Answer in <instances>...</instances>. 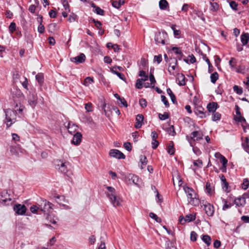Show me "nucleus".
I'll return each mask as SVG.
<instances>
[{
	"instance_id": "49530a36",
	"label": "nucleus",
	"mask_w": 249,
	"mask_h": 249,
	"mask_svg": "<svg viewBox=\"0 0 249 249\" xmlns=\"http://www.w3.org/2000/svg\"><path fill=\"white\" fill-rule=\"evenodd\" d=\"M249 186V181L248 178H244L242 184V187L243 190H247Z\"/></svg>"
},
{
	"instance_id": "f03ea898",
	"label": "nucleus",
	"mask_w": 249,
	"mask_h": 249,
	"mask_svg": "<svg viewBox=\"0 0 249 249\" xmlns=\"http://www.w3.org/2000/svg\"><path fill=\"white\" fill-rule=\"evenodd\" d=\"M109 193L107 194V196L109 199L111 203L114 207H117L120 205V199L118 198L116 194L115 189L111 186L106 187Z\"/></svg>"
},
{
	"instance_id": "20e7f679",
	"label": "nucleus",
	"mask_w": 249,
	"mask_h": 249,
	"mask_svg": "<svg viewBox=\"0 0 249 249\" xmlns=\"http://www.w3.org/2000/svg\"><path fill=\"white\" fill-rule=\"evenodd\" d=\"M12 199L8 191L4 190L0 193V203L8 205L11 203Z\"/></svg>"
},
{
	"instance_id": "ea45409f",
	"label": "nucleus",
	"mask_w": 249,
	"mask_h": 249,
	"mask_svg": "<svg viewBox=\"0 0 249 249\" xmlns=\"http://www.w3.org/2000/svg\"><path fill=\"white\" fill-rule=\"evenodd\" d=\"M221 114L218 112L215 111V112H213V116H212V120L214 122L219 120L221 119Z\"/></svg>"
},
{
	"instance_id": "69168bd1",
	"label": "nucleus",
	"mask_w": 249,
	"mask_h": 249,
	"mask_svg": "<svg viewBox=\"0 0 249 249\" xmlns=\"http://www.w3.org/2000/svg\"><path fill=\"white\" fill-rule=\"evenodd\" d=\"M45 28L44 25L42 24V23H40V24H39L37 28L38 32L40 34H43L44 32Z\"/></svg>"
},
{
	"instance_id": "f3484780",
	"label": "nucleus",
	"mask_w": 249,
	"mask_h": 249,
	"mask_svg": "<svg viewBox=\"0 0 249 249\" xmlns=\"http://www.w3.org/2000/svg\"><path fill=\"white\" fill-rule=\"evenodd\" d=\"M144 119L143 115L139 114L137 115L136 118V122L134 125L136 128L139 129L142 127V122Z\"/></svg>"
},
{
	"instance_id": "3c124183",
	"label": "nucleus",
	"mask_w": 249,
	"mask_h": 249,
	"mask_svg": "<svg viewBox=\"0 0 249 249\" xmlns=\"http://www.w3.org/2000/svg\"><path fill=\"white\" fill-rule=\"evenodd\" d=\"M171 50L173 51L176 54L178 55L182 53L181 49L179 47H173L171 49Z\"/></svg>"
},
{
	"instance_id": "6e6d98bb",
	"label": "nucleus",
	"mask_w": 249,
	"mask_h": 249,
	"mask_svg": "<svg viewBox=\"0 0 249 249\" xmlns=\"http://www.w3.org/2000/svg\"><path fill=\"white\" fill-rule=\"evenodd\" d=\"M124 148L128 151H130L132 149V146L129 142H125L124 143Z\"/></svg>"
},
{
	"instance_id": "603ef678",
	"label": "nucleus",
	"mask_w": 249,
	"mask_h": 249,
	"mask_svg": "<svg viewBox=\"0 0 249 249\" xmlns=\"http://www.w3.org/2000/svg\"><path fill=\"white\" fill-rule=\"evenodd\" d=\"M197 234H196V233L194 231H191V234H190V239H191V240L194 242V241H196L197 239Z\"/></svg>"
},
{
	"instance_id": "b1692460",
	"label": "nucleus",
	"mask_w": 249,
	"mask_h": 249,
	"mask_svg": "<svg viewBox=\"0 0 249 249\" xmlns=\"http://www.w3.org/2000/svg\"><path fill=\"white\" fill-rule=\"evenodd\" d=\"M183 189L187 195L188 200L191 198L192 199L193 196V193H194V190L192 188L186 186H184Z\"/></svg>"
},
{
	"instance_id": "4be33fe9",
	"label": "nucleus",
	"mask_w": 249,
	"mask_h": 249,
	"mask_svg": "<svg viewBox=\"0 0 249 249\" xmlns=\"http://www.w3.org/2000/svg\"><path fill=\"white\" fill-rule=\"evenodd\" d=\"M234 203L238 207L244 206L246 204V199L245 197H239L235 199Z\"/></svg>"
},
{
	"instance_id": "f8f14e48",
	"label": "nucleus",
	"mask_w": 249,
	"mask_h": 249,
	"mask_svg": "<svg viewBox=\"0 0 249 249\" xmlns=\"http://www.w3.org/2000/svg\"><path fill=\"white\" fill-rule=\"evenodd\" d=\"M204 209L205 211L206 214L209 216H212L214 212V209L213 205L209 203L204 204Z\"/></svg>"
},
{
	"instance_id": "a211bd4d",
	"label": "nucleus",
	"mask_w": 249,
	"mask_h": 249,
	"mask_svg": "<svg viewBox=\"0 0 249 249\" xmlns=\"http://www.w3.org/2000/svg\"><path fill=\"white\" fill-rule=\"evenodd\" d=\"M204 109L201 107H197L194 110L195 114L201 118H205L206 117V112L204 111Z\"/></svg>"
},
{
	"instance_id": "dca6fc26",
	"label": "nucleus",
	"mask_w": 249,
	"mask_h": 249,
	"mask_svg": "<svg viewBox=\"0 0 249 249\" xmlns=\"http://www.w3.org/2000/svg\"><path fill=\"white\" fill-rule=\"evenodd\" d=\"M11 94L13 98H20L23 96V94L20 89L17 87H14L11 89Z\"/></svg>"
},
{
	"instance_id": "0e129e2a",
	"label": "nucleus",
	"mask_w": 249,
	"mask_h": 249,
	"mask_svg": "<svg viewBox=\"0 0 249 249\" xmlns=\"http://www.w3.org/2000/svg\"><path fill=\"white\" fill-rule=\"evenodd\" d=\"M154 61H157L158 64H160L162 61V56L161 54L158 55H155L154 57Z\"/></svg>"
},
{
	"instance_id": "39448f33",
	"label": "nucleus",
	"mask_w": 249,
	"mask_h": 249,
	"mask_svg": "<svg viewBox=\"0 0 249 249\" xmlns=\"http://www.w3.org/2000/svg\"><path fill=\"white\" fill-rule=\"evenodd\" d=\"M69 165V162H63L61 160L58 161V163L55 164V167L60 172L65 175H67L68 172V166Z\"/></svg>"
},
{
	"instance_id": "4d7b16f0",
	"label": "nucleus",
	"mask_w": 249,
	"mask_h": 249,
	"mask_svg": "<svg viewBox=\"0 0 249 249\" xmlns=\"http://www.w3.org/2000/svg\"><path fill=\"white\" fill-rule=\"evenodd\" d=\"M167 152L170 155H172L175 153V148L173 145H169L167 148Z\"/></svg>"
},
{
	"instance_id": "a878e982",
	"label": "nucleus",
	"mask_w": 249,
	"mask_h": 249,
	"mask_svg": "<svg viewBox=\"0 0 249 249\" xmlns=\"http://www.w3.org/2000/svg\"><path fill=\"white\" fill-rule=\"evenodd\" d=\"M91 6L94 9L93 10L94 12L96 13L97 14L103 16L105 14V11L104 10L102 9L98 6L95 5L94 3H92Z\"/></svg>"
},
{
	"instance_id": "5fc2aeb1",
	"label": "nucleus",
	"mask_w": 249,
	"mask_h": 249,
	"mask_svg": "<svg viewBox=\"0 0 249 249\" xmlns=\"http://www.w3.org/2000/svg\"><path fill=\"white\" fill-rule=\"evenodd\" d=\"M93 82L92 78L90 77H87L84 80V85L86 86H89V84H91Z\"/></svg>"
},
{
	"instance_id": "f257e3e1",
	"label": "nucleus",
	"mask_w": 249,
	"mask_h": 249,
	"mask_svg": "<svg viewBox=\"0 0 249 249\" xmlns=\"http://www.w3.org/2000/svg\"><path fill=\"white\" fill-rule=\"evenodd\" d=\"M5 115V123L7 127H9L16 122L17 111H14L10 108L4 109Z\"/></svg>"
},
{
	"instance_id": "2eb2a0df",
	"label": "nucleus",
	"mask_w": 249,
	"mask_h": 249,
	"mask_svg": "<svg viewBox=\"0 0 249 249\" xmlns=\"http://www.w3.org/2000/svg\"><path fill=\"white\" fill-rule=\"evenodd\" d=\"M82 138V135L80 132H77L73 135V139L71 141V143L74 145H79L81 142Z\"/></svg>"
},
{
	"instance_id": "864d4df0",
	"label": "nucleus",
	"mask_w": 249,
	"mask_h": 249,
	"mask_svg": "<svg viewBox=\"0 0 249 249\" xmlns=\"http://www.w3.org/2000/svg\"><path fill=\"white\" fill-rule=\"evenodd\" d=\"M139 104L141 107L142 108H144L147 106V102L146 100L143 98L140 99Z\"/></svg>"
},
{
	"instance_id": "9d476101",
	"label": "nucleus",
	"mask_w": 249,
	"mask_h": 249,
	"mask_svg": "<svg viewBox=\"0 0 249 249\" xmlns=\"http://www.w3.org/2000/svg\"><path fill=\"white\" fill-rule=\"evenodd\" d=\"M46 216L45 219L48 222V223H45V225L47 227H52L51 226L50 223H52L53 224H56L57 222V220H58L57 218L55 217L53 214H51L50 213H47L45 214Z\"/></svg>"
},
{
	"instance_id": "6e6552de",
	"label": "nucleus",
	"mask_w": 249,
	"mask_h": 249,
	"mask_svg": "<svg viewBox=\"0 0 249 249\" xmlns=\"http://www.w3.org/2000/svg\"><path fill=\"white\" fill-rule=\"evenodd\" d=\"M13 209L16 213L18 215H24L25 214L27 209L24 205L20 204H17L14 206Z\"/></svg>"
},
{
	"instance_id": "37998d69",
	"label": "nucleus",
	"mask_w": 249,
	"mask_h": 249,
	"mask_svg": "<svg viewBox=\"0 0 249 249\" xmlns=\"http://www.w3.org/2000/svg\"><path fill=\"white\" fill-rule=\"evenodd\" d=\"M233 89L234 92H235L237 94L241 95L243 93L242 88L239 87L237 85H234L233 87Z\"/></svg>"
},
{
	"instance_id": "79ce46f5",
	"label": "nucleus",
	"mask_w": 249,
	"mask_h": 249,
	"mask_svg": "<svg viewBox=\"0 0 249 249\" xmlns=\"http://www.w3.org/2000/svg\"><path fill=\"white\" fill-rule=\"evenodd\" d=\"M186 221L187 222H192L196 219V215L193 214H189L185 216Z\"/></svg>"
},
{
	"instance_id": "4c0bfd02",
	"label": "nucleus",
	"mask_w": 249,
	"mask_h": 249,
	"mask_svg": "<svg viewBox=\"0 0 249 249\" xmlns=\"http://www.w3.org/2000/svg\"><path fill=\"white\" fill-rule=\"evenodd\" d=\"M211 81L214 84L218 78V74L217 72H214L211 75Z\"/></svg>"
},
{
	"instance_id": "c03bdc74",
	"label": "nucleus",
	"mask_w": 249,
	"mask_h": 249,
	"mask_svg": "<svg viewBox=\"0 0 249 249\" xmlns=\"http://www.w3.org/2000/svg\"><path fill=\"white\" fill-rule=\"evenodd\" d=\"M135 87L138 89H142L143 87L142 84V80L140 79H138L136 80V82L135 84Z\"/></svg>"
},
{
	"instance_id": "a19ab883",
	"label": "nucleus",
	"mask_w": 249,
	"mask_h": 249,
	"mask_svg": "<svg viewBox=\"0 0 249 249\" xmlns=\"http://www.w3.org/2000/svg\"><path fill=\"white\" fill-rule=\"evenodd\" d=\"M189 203H190V204H191L192 205H194V206H197L199 204V200L198 199L196 198V197H192V198L191 199H189V200H188Z\"/></svg>"
},
{
	"instance_id": "473e14b6",
	"label": "nucleus",
	"mask_w": 249,
	"mask_h": 249,
	"mask_svg": "<svg viewBox=\"0 0 249 249\" xmlns=\"http://www.w3.org/2000/svg\"><path fill=\"white\" fill-rule=\"evenodd\" d=\"M186 139L188 140V141L189 142L190 146L193 147V151L194 153L196 154L197 156H199L201 154V152L200 150V149L197 147H194V145L192 144L191 142L189 140V137L188 136H186Z\"/></svg>"
},
{
	"instance_id": "e433bc0d",
	"label": "nucleus",
	"mask_w": 249,
	"mask_h": 249,
	"mask_svg": "<svg viewBox=\"0 0 249 249\" xmlns=\"http://www.w3.org/2000/svg\"><path fill=\"white\" fill-rule=\"evenodd\" d=\"M205 191L209 195H212L213 193L212 187L209 182H206Z\"/></svg>"
},
{
	"instance_id": "ddd939ff",
	"label": "nucleus",
	"mask_w": 249,
	"mask_h": 249,
	"mask_svg": "<svg viewBox=\"0 0 249 249\" xmlns=\"http://www.w3.org/2000/svg\"><path fill=\"white\" fill-rule=\"evenodd\" d=\"M37 95L35 92L30 94L28 97V103L30 106L34 107L37 104Z\"/></svg>"
},
{
	"instance_id": "58836bf2",
	"label": "nucleus",
	"mask_w": 249,
	"mask_h": 249,
	"mask_svg": "<svg viewBox=\"0 0 249 249\" xmlns=\"http://www.w3.org/2000/svg\"><path fill=\"white\" fill-rule=\"evenodd\" d=\"M149 216L151 218L154 219L158 223H161L162 221L161 219L155 213H150Z\"/></svg>"
},
{
	"instance_id": "0eeeda50",
	"label": "nucleus",
	"mask_w": 249,
	"mask_h": 249,
	"mask_svg": "<svg viewBox=\"0 0 249 249\" xmlns=\"http://www.w3.org/2000/svg\"><path fill=\"white\" fill-rule=\"evenodd\" d=\"M125 179L128 182V183H132L139 186V182L141 181L140 178L136 175L129 174L125 176Z\"/></svg>"
},
{
	"instance_id": "5701e85b",
	"label": "nucleus",
	"mask_w": 249,
	"mask_h": 249,
	"mask_svg": "<svg viewBox=\"0 0 249 249\" xmlns=\"http://www.w3.org/2000/svg\"><path fill=\"white\" fill-rule=\"evenodd\" d=\"M219 178L222 182V188L225 191L229 192L227 190L229 186V183L226 181V179L224 175L223 174H221L219 176Z\"/></svg>"
},
{
	"instance_id": "e2e57ef3",
	"label": "nucleus",
	"mask_w": 249,
	"mask_h": 249,
	"mask_svg": "<svg viewBox=\"0 0 249 249\" xmlns=\"http://www.w3.org/2000/svg\"><path fill=\"white\" fill-rule=\"evenodd\" d=\"M235 120L238 122H241V123H246V119H245V118L244 117H242L241 116V115H238V117H236V118H235Z\"/></svg>"
},
{
	"instance_id": "aec40b11",
	"label": "nucleus",
	"mask_w": 249,
	"mask_h": 249,
	"mask_svg": "<svg viewBox=\"0 0 249 249\" xmlns=\"http://www.w3.org/2000/svg\"><path fill=\"white\" fill-rule=\"evenodd\" d=\"M102 109L104 111L105 114L107 117H109L111 113L110 111L111 109V106L109 105H107L105 103H103L102 105Z\"/></svg>"
},
{
	"instance_id": "c85d7f7f",
	"label": "nucleus",
	"mask_w": 249,
	"mask_h": 249,
	"mask_svg": "<svg viewBox=\"0 0 249 249\" xmlns=\"http://www.w3.org/2000/svg\"><path fill=\"white\" fill-rule=\"evenodd\" d=\"M77 126L74 124H71L69 122L68 124L67 129L68 132L71 135L76 131Z\"/></svg>"
},
{
	"instance_id": "774afa93",
	"label": "nucleus",
	"mask_w": 249,
	"mask_h": 249,
	"mask_svg": "<svg viewBox=\"0 0 249 249\" xmlns=\"http://www.w3.org/2000/svg\"><path fill=\"white\" fill-rule=\"evenodd\" d=\"M77 18V16L74 14H72L71 15H70L68 20L70 22H72L76 20V18Z\"/></svg>"
},
{
	"instance_id": "680f3d73",
	"label": "nucleus",
	"mask_w": 249,
	"mask_h": 249,
	"mask_svg": "<svg viewBox=\"0 0 249 249\" xmlns=\"http://www.w3.org/2000/svg\"><path fill=\"white\" fill-rule=\"evenodd\" d=\"M38 210H39V206L33 205L30 207V211L33 213H36Z\"/></svg>"
},
{
	"instance_id": "c756f323",
	"label": "nucleus",
	"mask_w": 249,
	"mask_h": 249,
	"mask_svg": "<svg viewBox=\"0 0 249 249\" xmlns=\"http://www.w3.org/2000/svg\"><path fill=\"white\" fill-rule=\"evenodd\" d=\"M159 7L162 10H165L169 8V4L166 0H160Z\"/></svg>"
},
{
	"instance_id": "bb28decb",
	"label": "nucleus",
	"mask_w": 249,
	"mask_h": 249,
	"mask_svg": "<svg viewBox=\"0 0 249 249\" xmlns=\"http://www.w3.org/2000/svg\"><path fill=\"white\" fill-rule=\"evenodd\" d=\"M201 54L203 60H204L207 62V65H208V72L209 73H211L213 71V67L211 63L210 60L207 57L205 54H203L202 53H201Z\"/></svg>"
},
{
	"instance_id": "7c9ffc66",
	"label": "nucleus",
	"mask_w": 249,
	"mask_h": 249,
	"mask_svg": "<svg viewBox=\"0 0 249 249\" xmlns=\"http://www.w3.org/2000/svg\"><path fill=\"white\" fill-rule=\"evenodd\" d=\"M124 3V0H119V1L113 0L112 5L113 7L119 9L120 7Z\"/></svg>"
},
{
	"instance_id": "052dcab7",
	"label": "nucleus",
	"mask_w": 249,
	"mask_h": 249,
	"mask_svg": "<svg viewBox=\"0 0 249 249\" xmlns=\"http://www.w3.org/2000/svg\"><path fill=\"white\" fill-rule=\"evenodd\" d=\"M194 165L195 166H197L199 168H201L202 166V161L200 160H195L193 162Z\"/></svg>"
},
{
	"instance_id": "72a5a7b5",
	"label": "nucleus",
	"mask_w": 249,
	"mask_h": 249,
	"mask_svg": "<svg viewBox=\"0 0 249 249\" xmlns=\"http://www.w3.org/2000/svg\"><path fill=\"white\" fill-rule=\"evenodd\" d=\"M202 240L208 246H210L211 244V237L208 235H203L202 236Z\"/></svg>"
},
{
	"instance_id": "8fccbe9b",
	"label": "nucleus",
	"mask_w": 249,
	"mask_h": 249,
	"mask_svg": "<svg viewBox=\"0 0 249 249\" xmlns=\"http://www.w3.org/2000/svg\"><path fill=\"white\" fill-rule=\"evenodd\" d=\"M16 30V25L14 22L10 23L9 26V30L11 33H13Z\"/></svg>"
},
{
	"instance_id": "1a4fd4ad",
	"label": "nucleus",
	"mask_w": 249,
	"mask_h": 249,
	"mask_svg": "<svg viewBox=\"0 0 249 249\" xmlns=\"http://www.w3.org/2000/svg\"><path fill=\"white\" fill-rule=\"evenodd\" d=\"M109 155L110 156L118 159H124L125 158V155L122 152L116 149H111L109 151Z\"/></svg>"
},
{
	"instance_id": "412c9836",
	"label": "nucleus",
	"mask_w": 249,
	"mask_h": 249,
	"mask_svg": "<svg viewBox=\"0 0 249 249\" xmlns=\"http://www.w3.org/2000/svg\"><path fill=\"white\" fill-rule=\"evenodd\" d=\"M174 62L169 63L168 67H171L172 70L174 71L175 70L176 66L178 65V62L177 58H173ZM168 71L170 74L174 75V72H172V71L168 68Z\"/></svg>"
},
{
	"instance_id": "423d86ee",
	"label": "nucleus",
	"mask_w": 249,
	"mask_h": 249,
	"mask_svg": "<svg viewBox=\"0 0 249 249\" xmlns=\"http://www.w3.org/2000/svg\"><path fill=\"white\" fill-rule=\"evenodd\" d=\"M167 37V34L163 31L161 32H159L156 35L155 40L157 44L161 43L162 45H164L165 43V41Z\"/></svg>"
},
{
	"instance_id": "6ab92c4d",
	"label": "nucleus",
	"mask_w": 249,
	"mask_h": 249,
	"mask_svg": "<svg viewBox=\"0 0 249 249\" xmlns=\"http://www.w3.org/2000/svg\"><path fill=\"white\" fill-rule=\"evenodd\" d=\"M218 104L216 102H211L207 105V108L209 112H215L218 108Z\"/></svg>"
},
{
	"instance_id": "de8ad7c7",
	"label": "nucleus",
	"mask_w": 249,
	"mask_h": 249,
	"mask_svg": "<svg viewBox=\"0 0 249 249\" xmlns=\"http://www.w3.org/2000/svg\"><path fill=\"white\" fill-rule=\"evenodd\" d=\"M159 118L161 120H165L169 118V114L167 112H165L163 114H159Z\"/></svg>"
},
{
	"instance_id": "bf43d9fd",
	"label": "nucleus",
	"mask_w": 249,
	"mask_h": 249,
	"mask_svg": "<svg viewBox=\"0 0 249 249\" xmlns=\"http://www.w3.org/2000/svg\"><path fill=\"white\" fill-rule=\"evenodd\" d=\"M230 6L234 10H237L238 4L234 1H231L230 2Z\"/></svg>"
},
{
	"instance_id": "9b49d317",
	"label": "nucleus",
	"mask_w": 249,
	"mask_h": 249,
	"mask_svg": "<svg viewBox=\"0 0 249 249\" xmlns=\"http://www.w3.org/2000/svg\"><path fill=\"white\" fill-rule=\"evenodd\" d=\"M85 60L86 56L83 53H80L78 56L71 57L70 59L71 62H73L76 64L82 63L85 61Z\"/></svg>"
},
{
	"instance_id": "2f4dec72",
	"label": "nucleus",
	"mask_w": 249,
	"mask_h": 249,
	"mask_svg": "<svg viewBox=\"0 0 249 249\" xmlns=\"http://www.w3.org/2000/svg\"><path fill=\"white\" fill-rule=\"evenodd\" d=\"M167 93L170 97L172 103L174 104H177L176 96L174 95L172 90L170 88H168L167 89Z\"/></svg>"
},
{
	"instance_id": "338daca9",
	"label": "nucleus",
	"mask_w": 249,
	"mask_h": 249,
	"mask_svg": "<svg viewBox=\"0 0 249 249\" xmlns=\"http://www.w3.org/2000/svg\"><path fill=\"white\" fill-rule=\"evenodd\" d=\"M152 148L154 149H156L159 145V142L157 140H152Z\"/></svg>"
},
{
	"instance_id": "4468645a",
	"label": "nucleus",
	"mask_w": 249,
	"mask_h": 249,
	"mask_svg": "<svg viewBox=\"0 0 249 249\" xmlns=\"http://www.w3.org/2000/svg\"><path fill=\"white\" fill-rule=\"evenodd\" d=\"M203 133L202 132L195 131L191 133L190 139L193 141H200L203 139Z\"/></svg>"
},
{
	"instance_id": "09e8293b",
	"label": "nucleus",
	"mask_w": 249,
	"mask_h": 249,
	"mask_svg": "<svg viewBox=\"0 0 249 249\" xmlns=\"http://www.w3.org/2000/svg\"><path fill=\"white\" fill-rule=\"evenodd\" d=\"M149 78L151 82L150 84L152 85L151 87V88H154L155 87L154 84L156 82L154 75L152 73H150Z\"/></svg>"
},
{
	"instance_id": "f704fd0d",
	"label": "nucleus",
	"mask_w": 249,
	"mask_h": 249,
	"mask_svg": "<svg viewBox=\"0 0 249 249\" xmlns=\"http://www.w3.org/2000/svg\"><path fill=\"white\" fill-rule=\"evenodd\" d=\"M140 161L141 163V168L142 169L143 168V166L147 164V160L144 155H141L140 157Z\"/></svg>"
},
{
	"instance_id": "7ed1b4c3",
	"label": "nucleus",
	"mask_w": 249,
	"mask_h": 249,
	"mask_svg": "<svg viewBox=\"0 0 249 249\" xmlns=\"http://www.w3.org/2000/svg\"><path fill=\"white\" fill-rule=\"evenodd\" d=\"M53 204L46 199H43L41 201L39 206V210L45 214L50 213L53 210Z\"/></svg>"
},
{
	"instance_id": "a18cd8bd",
	"label": "nucleus",
	"mask_w": 249,
	"mask_h": 249,
	"mask_svg": "<svg viewBox=\"0 0 249 249\" xmlns=\"http://www.w3.org/2000/svg\"><path fill=\"white\" fill-rule=\"evenodd\" d=\"M166 130L170 135L174 136L176 134L175 128L173 125H171L169 127L167 128Z\"/></svg>"
},
{
	"instance_id": "393cba45",
	"label": "nucleus",
	"mask_w": 249,
	"mask_h": 249,
	"mask_svg": "<svg viewBox=\"0 0 249 249\" xmlns=\"http://www.w3.org/2000/svg\"><path fill=\"white\" fill-rule=\"evenodd\" d=\"M249 40V34L243 33L241 36V41L243 46L247 45Z\"/></svg>"
},
{
	"instance_id": "cd10ccee",
	"label": "nucleus",
	"mask_w": 249,
	"mask_h": 249,
	"mask_svg": "<svg viewBox=\"0 0 249 249\" xmlns=\"http://www.w3.org/2000/svg\"><path fill=\"white\" fill-rule=\"evenodd\" d=\"M177 80H178V84L180 86H183L186 84L185 81V77L184 75L182 73L178 74V77L177 78Z\"/></svg>"
},
{
	"instance_id": "13d9d810",
	"label": "nucleus",
	"mask_w": 249,
	"mask_h": 249,
	"mask_svg": "<svg viewBox=\"0 0 249 249\" xmlns=\"http://www.w3.org/2000/svg\"><path fill=\"white\" fill-rule=\"evenodd\" d=\"M161 99L166 107H169V102L164 95L161 96Z\"/></svg>"
},
{
	"instance_id": "c9c22d12",
	"label": "nucleus",
	"mask_w": 249,
	"mask_h": 249,
	"mask_svg": "<svg viewBox=\"0 0 249 249\" xmlns=\"http://www.w3.org/2000/svg\"><path fill=\"white\" fill-rule=\"evenodd\" d=\"M36 79L40 85H41L44 82V76L42 73H39L36 76Z\"/></svg>"
}]
</instances>
